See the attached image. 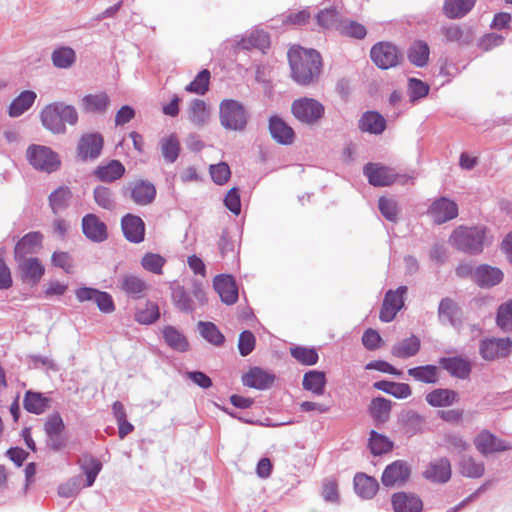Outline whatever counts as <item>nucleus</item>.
<instances>
[{"label":"nucleus","instance_id":"1","mask_svg":"<svg viewBox=\"0 0 512 512\" xmlns=\"http://www.w3.org/2000/svg\"><path fill=\"white\" fill-rule=\"evenodd\" d=\"M291 76L299 85L315 82L321 73V56L314 49L292 47L288 52Z\"/></svg>","mask_w":512,"mask_h":512},{"label":"nucleus","instance_id":"2","mask_svg":"<svg viewBox=\"0 0 512 512\" xmlns=\"http://www.w3.org/2000/svg\"><path fill=\"white\" fill-rule=\"evenodd\" d=\"M449 243L461 252L477 255L483 251L485 245L492 243V237L483 225L459 226L450 235Z\"/></svg>","mask_w":512,"mask_h":512},{"label":"nucleus","instance_id":"3","mask_svg":"<svg viewBox=\"0 0 512 512\" xmlns=\"http://www.w3.org/2000/svg\"><path fill=\"white\" fill-rule=\"evenodd\" d=\"M78 118L76 108L64 102L48 104L40 113L42 125L53 134L66 133V124L75 126Z\"/></svg>","mask_w":512,"mask_h":512},{"label":"nucleus","instance_id":"4","mask_svg":"<svg viewBox=\"0 0 512 512\" xmlns=\"http://www.w3.org/2000/svg\"><path fill=\"white\" fill-rule=\"evenodd\" d=\"M363 174L367 177L368 182L375 187L390 186L394 183L405 185L415 178L413 175L398 174L393 168L378 163H367L363 168Z\"/></svg>","mask_w":512,"mask_h":512},{"label":"nucleus","instance_id":"5","mask_svg":"<svg viewBox=\"0 0 512 512\" xmlns=\"http://www.w3.org/2000/svg\"><path fill=\"white\" fill-rule=\"evenodd\" d=\"M291 112L302 124L314 126L323 118L325 107L314 98L301 97L292 102Z\"/></svg>","mask_w":512,"mask_h":512},{"label":"nucleus","instance_id":"6","mask_svg":"<svg viewBox=\"0 0 512 512\" xmlns=\"http://www.w3.org/2000/svg\"><path fill=\"white\" fill-rule=\"evenodd\" d=\"M220 123L228 130L243 131L247 125L248 114L244 106L233 99H225L220 104Z\"/></svg>","mask_w":512,"mask_h":512},{"label":"nucleus","instance_id":"7","mask_svg":"<svg viewBox=\"0 0 512 512\" xmlns=\"http://www.w3.org/2000/svg\"><path fill=\"white\" fill-rule=\"evenodd\" d=\"M26 156L36 170L47 173L56 171L61 164L58 154L43 145H30L27 148Z\"/></svg>","mask_w":512,"mask_h":512},{"label":"nucleus","instance_id":"8","mask_svg":"<svg viewBox=\"0 0 512 512\" xmlns=\"http://www.w3.org/2000/svg\"><path fill=\"white\" fill-rule=\"evenodd\" d=\"M476 450L482 456H488L494 453L505 452L512 449L509 442L497 437L489 430L480 431L473 440Z\"/></svg>","mask_w":512,"mask_h":512},{"label":"nucleus","instance_id":"9","mask_svg":"<svg viewBox=\"0 0 512 512\" xmlns=\"http://www.w3.org/2000/svg\"><path fill=\"white\" fill-rule=\"evenodd\" d=\"M372 61L380 69H389L397 66L401 60V54L397 47L388 42L375 44L370 51Z\"/></svg>","mask_w":512,"mask_h":512},{"label":"nucleus","instance_id":"10","mask_svg":"<svg viewBox=\"0 0 512 512\" xmlns=\"http://www.w3.org/2000/svg\"><path fill=\"white\" fill-rule=\"evenodd\" d=\"M407 286H399L396 290H388L385 294L380 310L379 318L383 322H391L398 311L404 306V296L407 293Z\"/></svg>","mask_w":512,"mask_h":512},{"label":"nucleus","instance_id":"11","mask_svg":"<svg viewBox=\"0 0 512 512\" xmlns=\"http://www.w3.org/2000/svg\"><path fill=\"white\" fill-rule=\"evenodd\" d=\"M410 467L406 461L396 460L386 466L381 481L385 487L402 486L410 477Z\"/></svg>","mask_w":512,"mask_h":512},{"label":"nucleus","instance_id":"12","mask_svg":"<svg viewBox=\"0 0 512 512\" xmlns=\"http://www.w3.org/2000/svg\"><path fill=\"white\" fill-rule=\"evenodd\" d=\"M512 347L510 338H492L482 340L479 347L480 355L485 360H494L500 357H506Z\"/></svg>","mask_w":512,"mask_h":512},{"label":"nucleus","instance_id":"13","mask_svg":"<svg viewBox=\"0 0 512 512\" xmlns=\"http://www.w3.org/2000/svg\"><path fill=\"white\" fill-rule=\"evenodd\" d=\"M81 227L85 237L94 243H102L108 238L107 225L95 214H86Z\"/></svg>","mask_w":512,"mask_h":512},{"label":"nucleus","instance_id":"14","mask_svg":"<svg viewBox=\"0 0 512 512\" xmlns=\"http://www.w3.org/2000/svg\"><path fill=\"white\" fill-rule=\"evenodd\" d=\"M441 34L448 43H457L459 46H468L474 40V32L469 25L447 24L440 28Z\"/></svg>","mask_w":512,"mask_h":512},{"label":"nucleus","instance_id":"15","mask_svg":"<svg viewBox=\"0 0 512 512\" xmlns=\"http://www.w3.org/2000/svg\"><path fill=\"white\" fill-rule=\"evenodd\" d=\"M428 214L437 224H442L457 217V204L445 197L435 200L428 209Z\"/></svg>","mask_w":512,"mask_h":512},{"label":"nucleus","instance_id":"16","mask_svg":"<svg viewBox=\"0 0 512 512\" xmlns=\"http://www.w3.org/2000/svg\"><path fill=\"white\" fill-rule=\"evenodd\" d=\"M18 265V271L23 282L36 284L44 275L45 268L38 258H18L15 259Z\"/></svg>","mask_w":512,"mask_h":512},{"label":"nucleus","instance_id":"17","mask_svg":"<svg viewBox=\"0 0 512 512\" xmlns=\"http://www.w3.org/2000/svg\"><path fill=\"white\" fill-rule=\"evenodd\" d=\"M103 148V137L99 133H89L81 137L78 143V156L82 160L98 158Z\"/></svg>","mask_w":512,"mask_h":512},{"label":"nucleus","instance_id":"18","mask_svg":"<svg viewBox=\"0 0 512 512\" xmlns=\"http://www.w3.org/2000/svg\"><path fill=\"white\" fill-rule=\"evenodd\" d=\"M121 228L128 241L140 243L144 240L145 224L139 216L126 214L121 220Z\"/></svg>","mask_w":512,"mask_h":512},{"label":"nucleus","instance_id":"19","mask_svg":"<svg viewBox=\"0 0 512 512\" xmlns=\"http://www.w3.org/2000/svg\"><path fill=\"white\" fill-rule=\"evenodd\" d=\"M439 364L452 377L458 379H468L472 371L471 362L460 356L442 357L439 360Z\"/></svg>","mask_w":512,"mask_h":512},{"label":"nucleus","instance_id":"20","mask_svg":"<svg viewBox=\"0 0 512 512\" xmlns=\"http://www.w3.org/2000/svg\"><path fill=\"white\" fill-rule=\"evenodd\" d=\"M213 286L225 304L232 305L238 300V288L232 276H216L213 281Z\"/></svg>","mask_w":512,"mask_h":512},{"label":"nucleus","instance_id":"21","mask_svg":"<svg viewBox=\"0 0 512 512\" xmlns=\"http://www.w3.org/2000/svg\"><path fill=\"white\" fill-rule=\"evenodd\" d=\"M451 474L449 459L441 457L431 461L423 475L427 480L443 484L450 480Z\"/></svg>","mask_w":512,"mask_h":512},{"label":"nucleus","instance_id":"22","mask_svg":"<svg viewBox=\"0 0 512 512\" xmlns=\"http://www.w3.org/2000/svg\"><path fill=\"white\" fill-rule=\"evenodd\" d=\"M130 197L138 205L145 206L153 202L156 196V188L147 180H137L130 183Z\"/></svg>","mask_w":512,"mask_h":512},{"label":"nucleus","instance_id":"23","mask_svg":"<svg viewBox=\"0 0 512 512\" xmlns=\"http://www.w3.org/2000/svg\"><path fill=\"white\" fill-rule=\"evenodd\" d=\"M43 235L40 232H30L24 235L16 244L14 258H28L37 253L42 246Z\"/></svg>","mask_w":512,"mask_h":512},{"label":"nucleus","instance_id":"24","mask_svg":"<svg viewBox=\"0 0 512 512\" xmlns=\"http://www.w3.org/2000/svg\"><path fill=\"white\" fill-rule=\"evenodd\" d=\"M391 502L394 512H421L423 509L422 500L413 493H395Z\"/></svg>","mask_w":512,"mask_h":512},{"label":"nucleus","instance_id":"25","mask_svg":"<svg viewBox=\"0 0 512 512\" xmlns=\"http://www.w3.org/2000/svg\"><path fill=\"white\" fill-rule=\"evenodd\" d=\"M473 279L480 287L489 288L502 281L503 272L496 267L483 264L475 269Z\"/></svg>","mask_w":512,"mask_h":512},{"label":"nucleus","instance_id":"26","mask_svg":"<svg viewBox=\"0 0 512 512\" xmlns=\"http://www.w3.org/2000/svg\"><path fill=\"white\" fill-rule=\"evenodd\" d=\"M269 131L272 138L279 144L290 145L294 141V130L278 116L270 118Z\"/></svg>","mask_w":512,"mask_h":512},{"label":"nucleus","instance_id":"27","mask_svg":"<svg viewBox=\"0 0 512 512\" xmlns=\"http://www.w3.org/2000/svg\"><path fill=\"white\" fill-rule=\"evenodd\" d=\"M274 381V375L266 372L262 368L254 367L251 368L242 377L244 386L255 388L258 390H265L269 388Z\"/></svg>","mask_w":512,"mask_h":512},{"label":"nucleus","instance_id":"28","mask_svg":"<svg viewBox=\"0 0 512 512\" xmlns=\"http://www.w3.org/2000/svg\"><path fill=\"white\" fill-rule=\"evenodd\" d=\"M120 288L131 298H143L149 289L145 280L133 274L123 275L120 280Z\"/></svg>","mask_w":512,"mask_h":512},{"label":"nucleus","instance_id":"29","mask_svg":"<svg viewBox=\"0 0 512 512\" xmlns=\"http://www.w3.org/2000/svg\"><path fill=\"white\" fill-rule=\"evenodd\" d=\"M358 128L362 132L379 135L386 129V119L376 111H367L360 117Z\"/></svg>","mask_w":512,"mask_h":512},{"label":"nucleus","instance_id":"30","mask_svg":"<svg viewBox=\"0 0 512 512\" xmlns=\"http://www.w3.org/2000/svg\"><path fill=\"white\" fill-rule=\"evenodd\" d=\"M269 45V35L263 30H254L248 36L235 40V48L237 49L257 48L264 52Z\"/></svg>","mask_w":512,"mask_h":512},{"label":"nucleus","instance_id":"31","mask_svg":"<svg viewBox=\"0 0 512 512\" xmlns=\"http://www.w3.org/2000/svg\"><path fill=\"white\" fill-rule=\"evenodd\" d=\"M109 105L110 98L104 92L88 94L81 99L82 110L86 113L105 114Z\"/></svg>","mask_w":512,"mask_h":512},{"label":"nucleus","instance_id":"32","mask_svg":"<svg viewBox=\"0 0 512 512\" xmlns=\"http://www.w3.org/2000/svg\"><path fill=\"white\" fill-rule=\"evenodd\" d=\"M354 489L361 498L372 499L379 489V483L374 477L357 473L354 477Z\"/></svg>","mask_w":512,"mask_h":512},{"label":"nucleus","instance_id":"33","mask_svg":"<svg viewBox=\"0 0 512 512\" xmlns=\"http://www.w3.org/2000/svg\"><path fill=\"white\" fill-rule=\"evenodd\" d=\"M421 347L420 339L411 335L408 338H405L392 346L391 354L400 359H407L415 356Z\"/></svg>","mask_w":512,"mask_h":512},{"label":"nucleus","instance_id":"34","mask_svg":"<svg viewBox=\"0 0 512 512\" xmlns=\"http://www.w3.org/2000/svg\"><path fill=\"white\" fill-rule=\"evenodd\" d=\"M427 403L433 407H446L459 401L456 391L447 388H438L429 392L425 397Z\"/></svg>","mask_w":512,"mask_h":512},{"label":"nucleus","instance_id":"35","mask_svg":"<svg viewBox=\"0 0 512 512\" xmlns=\"http://www.w3.org/2000/svg\"><path fill=\"white\" fill-rule=\"evenodd\" d=\"M50 404V399L40 392L26 391L23 399V407L29 413L36 415L44 413Z\"/></svg>","mask_w":512,"mask_h":512},{"label":"nucleus","instance_id":"36","mask_svg":"<svg viewBox=\"0 0 512 512\" xmlns=\"http://www.w3.org/2000/svg\"><path fill=\"white\" fill-rule=\"evenodd\" d=\"M392 402L384 397L372 399L369 405V413L376 424H384L390 418Z\"/></svg>","mask_w":512,"mask_h":512},{"label":"nucleus","instance_id":"37","mask_svg":"<svg viewBox=\"0 0 512 512\" xmlns=\"http://www.w3.org/2000/svg\"><path fill=\"white\" fill-rule=\"evenodd\" d=\"M72 191L68 186H60L49 195V206L54 214L64 211L70 205Z\"/></svg>","mask_w":512,"mask_h":512},{"label":"nucleus","instance_id":"38","mask_svg":"<svg viewBox=\"0 0 512 512\" xmlns=\"http://www.w3.org/2000/svg\"><path fill=\"white\" fill-rule=\"evenodd\" d=\"M476 0H445L443 12L449 19L464 17L474 7Z\"/></svg>","mask_w":512,"mask_h":512},{"label":"nucleus","instance_id":"39","mask_svg":"<svg viewBox=\"0 0 512 512\" xmlns=\"http://www.w3.org/2000/svg\"><path fill=\"white\" fill-rule=\"evenodd\" d=\"M302 385L305 390L315 395H323L326 385L325 373L317 370L306 372L303 376Z\"/></svg>","mask_w":512,"mask_h":512},{"label":"nucleus","instance_id":"40","mask_svg":"<svg viewBox=\"0 0 512 512\" xmlns=\"http://www.w3.org/2000/svg\"><path fill=\"white\" fill-rule=\"evenodd\" d=\"M124 173L125 167L118 160H112L107 165L99 166L94 172L95 176L103 182L118 180Z\"/></svg>","mask_w":512,"mask_h":512},{"label":"nucleus","instance_id":"41","mask_svg":"<svg viewBox=\"0 0 512 512\" xmlns=\"http://www.w3.org/2000/svg\"><path fill=\"white\" fill-rule=\"evenodd\" d=\"M407 373L415 381L425 384H436L439 381V368L435 365L413 367Z\"/></svg>","mask_w":512,"mask_h":512},{"label":"nucleus","instance_id":"42","mask_svg":"<svg viewBox=\"0 0 512 512\" xmlns=\"http://www.w3.org/2000/svg\"><path fill=\"white\" fill-rule=\"evenodd\" d=\"M400 423L404 433L411 437L422 431L424 418L417 412L409 410L401 414Z\"/></svg>","mask_w":512,"mask_h":512},{"label":"nucleus","instance_id":"43","mask_svg":"<svg viewBox=\"0 0 512 512\" xmlns=\"http://www.w3.org/2000/svg\"><path fill=\"white\" fill-rule=\"evenodd\" d=\"M166 344L175 351L186 352L189 343L182 332L173 326H165L162 330Z\"/></svg>","mask_w":512,"mask_h":512},{"label":"nucleus","instance_id":"44","mask_svg":"<svg viewBox=\"0 0 512 512\" xmlns=\"http://www.w3.org/2000/svg\"><path fill=\"white\" fill-rule=\"evenodd\" d=\"M37 95L34 91L25 90L17 96L9 106V115L19 117L26 112L34 103Z\"/></svg>","mask_w":512,"mask_h":512},{"label":"nucleus","instance_id":"45","mask_svg":"<svg viewBox=\"0 0 512 512\" xmlns=\"http://www.w3.org/2000/svg\"><path fill=\"white\" fill-rule=\"evenodd\" d=\"M189 120L198 127H203L210 120V111L201 99H194L189 106Z\"/></svg>","mask_w":512,"mask_h":512},{"label":"nucleus","instance_id":"46","mask_svg":"<svg viewBox=\"0 0 512 512\" xmlns=\"http://www.w3.org/2000/svg\"><path fill=\"white\" fill-rule=\"evenodd\" d=\"M459 472L468 478H480L485 472L484 463L477 461L472 456L464 455L459 461Z\"/></svg>","mask_w":512,"mask_h":512},{"label":"nucleus","instance_id":"47","mask_svg":"<svg viewBox=\"0 0 512 512\" xmlns=\"http://www.w3.org/2000/svg\"><path fill=\"white\" fill-rule=\"evenodd\" d=\"M459 309L457 304L450 298H443L438 307V317L441 323L456 326V318Z\"/></svg>","mask_w":512,"mask_h":512},{"label":"nucleus","instance_id":"48","mask_svg":"<svg viewBox=\"0 0 512 512\" xmlns=\"http://www.w3.org/2000/svg\"><path fill=\"white\" fill-rule=\"evenodd\" d=\"M430 49L426 42L424 41H416L414 42L408 50V59L409 61L418 66L424 67L429 59Z\"/></svg>","mask_w":512,"mask_h":512},{"label":"nucleus","instance_id":"49","mask_svg":"<svg viewBox=\"0 0 512 512\" xmlns=\"http://www.w3.org/2000/svg\"><path fill=\"white\" fill-rule=\"evenodd\" d=\"M162 156L167 163H174L180 152V143L176 135L171 134L160 140Z\"/></svg>","mask_w":512,"mask_h":512},{"label":"nucleus","instance_id":"50","mask_svg":"<svg viewBox=\"0 0 512 512\" xmlns=\"http://www.w3.org/2000/svg\"><path fill=\"white\" fill-rule=\"evenodd\" d=\"M51 60L55 67L68 69L75 63L76 53L71 47H59L53 51Z\"/></svg>","mask_w":512,"mask_h":512},{"label":"nucleus","instance_id":"51","mask_svg":"<svg viewBox=\"0 0 512 512\" xmlns=\"http://www.w3.org/2000/svg\"><path fill=\"white\" fill-rule=\"evenodd\" d=\"M80 466L86 476L85 486L91 487L94 484L97 475L102 469L101 462L93 456L85 455L80 460Z\"/></svg>","mask_w":512,"mask_h":512},{"label":"nucleus","instance_id":"52","mask_svg":"<svg viewBox=\"0 0 512 512\" xmlns=\"http://www.w3.org/2000/svg\"><path fill=\"white\" fill-rule=\"evenodd\" d=\"M159 317V307L152 301H147L144 307H139L135 312V320L143 325H150L157 321Z\"/></svg>","mask_w":512,"mask_h":512},{"label":"nucleus","instance_id":"53","mask_svg":"<svg viewBox=\"0 0 512 512\" xmlns=\"http://www.w3.org/2000/svg\"><path fill=\"white\" fill-rule=\"evenodd\" d=\"M369 448L373 455H382L393 449V442L385 435L372 430L369 437Z\"/></svg>","mask_w":512,"mask_h":512},{"label":"nucleus","instance_id":"54","mask_svg":"<svg viewBox=\"0 0 512 512\" xmlns=\"http://www.w3.org/2000/svg\"><path fill=\"white\" fill-rule=\"evenodd\" d=\"M93 197L96 204L108 211L116 208V200L113 191L105 186H97L94 188Z\"/></svg>","mask_w":512,"mask_h":512},{"label":"nucleus","instance_id":"55","mask_svg":"<svg viewBox=\"0 0 512 512\" xmlns=\"http://www.w3.org/2000/svg\"><path fill=\"white\" fill-rule=\"evenodd\" d=\"M172 301L182 312L191 313L194 311V303L183 286L177 285L172 288Z\"/></svg>","mask_w":512,"mask_h":512},{"label":"nucleus","instance_id":"56","mask_svg":"<svg viewBox=\"0 0 512 512\" xmlns=\"http://www.w3.org/2000/svg\"><path fill=\"white\" fill-rule=\"evenodd\" d=\"M443 445L450 453L461 454L467 451L470 444L463 438L462 435L456 432L447 433L443 438Z\"/></svg>","mask_w":512,"mask_h":512},{"label":"nucleus","instance_id":"57","mask_svg":"<svg viewBox=\"0 0 512 512\" xmlns=\"http://www.w3.org/2000/svg\"><path fill=\"white\" fill-rule=\"evenodd\" d=\"M337 30L344 36L356 39H363L367 34L364 25L351 20H341L337 25Z\"/></svg>","mask_w":512,"mask_h":512},{"label":"nucleus","instance_id":"58","mask_svg":"<svg viewBox=\"0 0 512 512\" xmlns=\"http://www.w3.org/2000/svg\"><path fill=\"white\" fill-rule=\"evenodd\" d=\"M198 329L201 336L213 345L219 346L224 342V336L212 322L200 321Z\"/></svg>","mask_w":512,"mask_h":512},{"label":"nucleus","instance_id":"59","mask_svg":"<svg viewBox=\"0 0 512 512\" xmlns=\"http://www.w3.org/2000/svg\"><path fill=\"white\" fill-rule=\"evenodd\" d=\"M210 72L207 69L200 71L195 79L189 83L185 90L190 93L204 95L208 91Z\"/></svg>","mask_w":512,"mask_h":512},{"label":"nucleus","instance_id":"60","mask_svg":"<svg viewBox=\"0 0 512 512\" xmlns=\"http://www.w3.org/2000/svg\"><path fill=\"white\" fill-rule=\"evenodd\" d=\"M290 353L293 358L304 365H314L318 361V354L313 348L297 346L291 348Z\"/></svg>","mask_w":512,"mask_h":512},{"label":"nucleus","instance_id":"61","mask_svg":"<svg viewBox=\"0 0 512 512\" xmlns=\"http://www.w3.org/2000/svg\"><path fill=\"white\" fill-rule=\"evenodd\" d=\"M165 263V258L155 253H146L141 260V265L145 270L158 275L162 274Z\"/></svg>","mask_w":512,"mask_h":512},{"label":"nucleus","instance_id":"62","mask_svg":"<svg viewBox=\"0 0 512 512\" xmlns=\"http://www.w3.org/2000/svg\"><path fill=\"white\" fill-rule=\"evenodd\" d=\"M82 476L77 475L70 478L58 487V495L63 498L76 496L81 490Z\"/></svg>","mask_w":512,"mask_h":512},{"label":"nucleus","instance_id":"63","mask_svg":"<svg viewBox=\"0 0 512 512\" xmlns=\"http://www.w3.org/2000/svg\"><path fill=\"white\" fill-rule=\"evenodd\" d=\"M497 324L504 331H512V301L500 305L497 312Z\"/></svg>","mask_w":512,"mask_h":512},{"label":"nucleus","instance_id":"64","mask_svg":"<svg viewBox=\"0 0 512 512\" xmlns=\"http://www.w3.org/2000/svg\"><path fill=\"white\" fill-rule=\"evenodd\" d=\"M378 207L382 215L389 221L395 222L398 218V206L394 199L381 197L378 201Z\"/></svg>","mask_w":512,"mask_h":512}]
</instances>
